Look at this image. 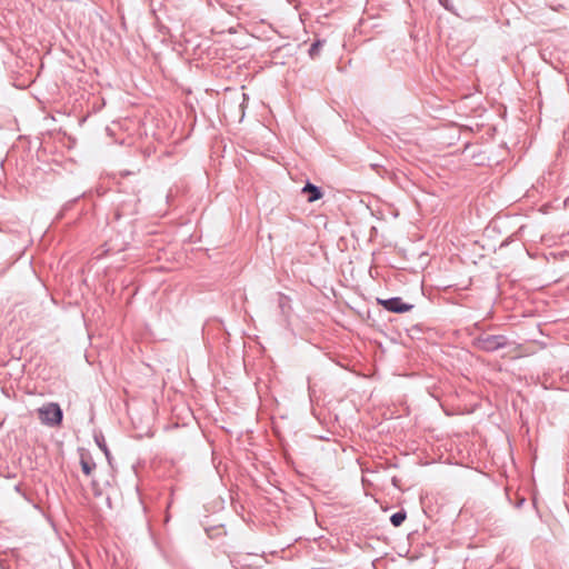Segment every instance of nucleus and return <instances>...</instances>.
<instances>
[{
  "label": "nucleus",
  "instance_id": "obj_1",
  "mask_svg": "<svg viewBox=\"0 0 569 569\" xmlns=\"http://www.w3.org/2000/svg\"><path fill=\"white\" fill-rule=\"evenodd\" d=\"M39 418L42 423L54 427L61 423L62 410L58 403L50 402L39 408Z\"/></svg>",
  "mask_w": 569,
  "mask_h": 569
},
{
  "label": "nucleus",
  "instance_id": "obj_2",
  "mask_svg": "<svg viewBox=\"0 0 569 569\" xmlns=\"http://www.w3.org/2000/svg\"><path fill=\"white\" fill-rule=\"evenodd\" d=\"M508 345V340L505 336H500V335H486V336H480L477 340H476V346L483 350V351H487V352H492V351H496L500 348H503Z\"/></svg>",
  "mask_w": 569,
  "mask_h": 569
},
{
  "label": "nucleus",
  "instance_id": "obj_3",
  "mask_svg": "<svg viewBox=\"0 0 569 569\" xmlns=\"http://www.w3.org/2000/svg\"><path fill=\"white\" fill-rule=\"evenodd\" d=\"M378 303L382 306L386 310L397 313H403L410 311L413 306L406 303L399 297H393L389 299H378Z\"/></svg>",
  "mask_w": 569,
  "mask_h": 569
},
{
  "label": "nucleus",
  "instance_id": "obj_4",
  "mask_svg": "<svg viewBox=\"0 0 569 569\" xmlns=\"http://www.w3.org/2000/svg\"><path fill=\"white\" fill-rule=\"evenodd\" d=\"M302 192L308 194V202H315L322 197L321 190L309 182L302 188Z\"/></svg>",
  "mask_w": 569,
  "mask_h": 569
},
{
  "label": "nucleus",
  "instance_id": "obj_5",
  "mask_svg": "<svg viewBox=\"0 0 569 569\" xmlns=\"http://www.w3.org/2000/svg\"><path fill=\"white\" fill-rule=\"evenodd\" d=\"M81 469L86 476H90L96 468V463L91 459L81 458Z\"/></svg>",
  "mask_w": 569,
  "mask_h": 569
},
{
  "label": "nucleus",
  "instance_id": "obj_6",
  "mask_svg": "<svg viewBox=\"0 0 569 569\" xmlns=\"http://www.w3.org/2000/svg\"><path fill=\"white\" fill-rule=\"evenodd\" d=\"M406 517L407 515L405 511H398L390 517V521L395 527H399L406 520Z\"/></svg>",
  "mask_w": 569,
  "mask_h": 569
},
{
  "label": "nucleus",
  "instance_id": "obj_7",
  "mask_svg": "<svg viewBox=\"0 0 569 569\" xmlns=\"http://www.w3.org/2000/svg\"><path fill=\"white\" fill-rule=\"evenodd\" d=\"M322 46V41L318 40L313 42L309 49V54L311 58H315L319 54L320 48Z\"/></svg>",
  "mask_w": 569,
  "mask_h": 569
},
{
  "label": "nucleus",
  "instance_id": "obj_8",
  "mask_svg": "<svg viewBox=\"0 0 569 569\" xmlns=\"http://www.w3.org/2000/svg\"><path fill=\"white\" fill-rule=\"evenodd\" d=\"M99 447H100V448H101L106 453H108V450H107L106 445H103V443H99Z\"/></svg>",
  "mask_w": 569,
  "mask_h": 569
}]
</instances>
